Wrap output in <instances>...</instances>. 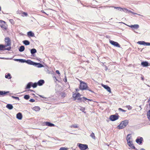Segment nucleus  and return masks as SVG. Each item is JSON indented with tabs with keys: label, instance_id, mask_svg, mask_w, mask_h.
<instances>
[{
	"label": "nucleus",
	"instance_id": "f257e3e1",
	"mask_svg": "<svg viewBox=\"0 0 150 150\" xmlns=\"http://www.w3.org/2000/svg\"><path fill=\"white\" fill-rule=\"evenodd\" d=\"M129 123V121L127 120H125L124 121H122L121 122L119 125L117 127L119 129H121L125 127Z\"/></svg>",
	"mask_w": 150,
	"mask_h": 150
},
{
	"label": "nucleus",
	"instance_id": "f03ea898",
	"mask_svg": "<svg viewBox=\"0 0 150 150\" xmlns=\"http://www.w3.org/2000/svg\"><path fill=\"white\" fill-rule=\"evenodd\" d=\"M80 82L79 88L81 90H86L88 87L86 83L82 81H80Z\"/></svg>",
	"mask_w": 150,
	"mask_h": 150
},
{
	"label": "nucleus",
	"instance_id": "7ed1b4c3",
	"mask_svg": "<svg viewBox=\"0 0 150 150\" xmlns=\"http://www.w3.org/2000/svg\"><path fill=\"white\" fill-rule=\"evenodd\" d=\"M77 100H79V102H83L85 103H89V101H91L92 100L88 99L84 97H83L82 98H77Z\"/></svg>",
	"mask_w": 150,
	"mask_h": 150
},
{
	"label": "nucleus",
	"instance_id": "20e7f679",
	"mask_svg": "<svg viewBox=\"0 0 150 150\" xmlns=\"http://www.w3.org/2000/svg\"><path fill=\"white\" fill-rule=\"evenodd\" d=\"M77 145L81 150H86L88 148V145L86 144L78 143Z\"/></svg>",
	"mask_w": 150,
	"mask_h": 150
},
{
	"label": "nucleus",
	"instance_id": "39448f33",
	"mask_svg": "<svg viewBox=\"0 0 150 150\" xmlns=\"http://www.w3.org/2000/svg\"><path fill=\"white\" fill-rule=\"evenodd\" d=\"M5 45L6 47L10 46L11 45V39L8 37H6L5 38Z\"/></svg>",
	"mask_w": 150,
	"mask_h": 150
},
{
	"label": "nucleus",
	"instance_id": "423d86ee",
	"mask_svg": "<svg viewBox=\"0 0 150 150\" xmlns=\"http://www.w3.org/2000/svg\"><path fill=\"white\" fill-rule=\"evenodd\" d=\"M119 116L116 115H111L110 117V120L112 121H114L118 119Z\"/></svg>",
	"mask_w": 150,
	"mask_h": 150
},
{
	"label": "nucleus",
	"instance_id": "0eeeda50",
	"mask_svg": "<svg viewBox=\"0 0 150 150\" xmlns=\"http://www.w3.org/2000/svg\"><path fill=\"white\" fill-rule=\"evenodd\" d=\"M0 26L3 29H6V24L4 21H0Z\"/></svg>",
	"mask_w": 150,
	"mask_h": 150
},
{
	"label": "nucleus",
	"instance_id": "6e6552de",
	"mask_svg": "<svg viewBox=\"0 0 150 150\" xmlns=\"http://www.w3.org/2000/svg\"><path fill=\"white\" fill-rule=\"evenodd\" d=\"M110 43L112 45L114 46L118 47H120V44L117 42L114 41L113 40H110L109 41Z\"/></svg>",
	"mask_w": 150,
	"mask_h": 150
},
{
	"label": "nucleus",
	"instance_id": "1a4fd4ad",
	"mask_svg": "<svg viewBox=\"0 0 150 150\" xmlns=\"http://www.w3.org/2000/svg\"><path fill=\"white\" fill-rule=\"evenodd\" d=\"M137 43L140 45H144L149 46L150 45V43L146 42L144 41H139L137 42Z\"/></svg>",
	"mask_w": 150,
	"mask_h": 150
},
{
	"label": "nucleus",
	"instance_id": "9d476101",
	"mask_svg": "<svg viewBox=\"0 0 150 150\" xmlns=\"http://www.w3.org/2000/svg\"><path fill=\"white\" fill-rule=\"evenodd\" d=\"M128 26L132 28V30L137 29L139 28V25L138 24H134V25H127Z\"/></svg>",
	"mask_w": 150,
	"mask_h": 150
},
{
	"label": "nucleus",
	"instance_id": "9b49d317",
	"mask_svg": "<svg viewBox=\"0 0 150 150\" xmlns=\"http://www.w3.org/2000/svg\"><path fill=\"white\" fill-rule=\"evenodd\" d=\"M102 86L105 89H106L109 92V93H111V90L110 88L107 85H105L103 84H102Z\"/></svg>",
	"mask_w": 150,
	"mask_h": 150
},
{
	"label": "nucleus",
	"instance_id": "f8f14e48",
	"mask_svg": "<svg viewBox=\"0 0 150 150\" xmlns=\"http://www.w3.org/2000/svg\"><path fill=\"white\" fill-rule=\"evenodd\" d=\"M141 65L143 67H147L150 65L148 62L146 61L142 62L141 63Z\"/></svg>",
	"mask_w": 150,
	"mask_h": 150
},
{
	"label": "nucleus",
	"instance_id": "ddd939ff",
	"mask_svg": "<svg viewBox=\"0 0 150 150\" xmlns=\"http://www.w3.org/2000/svg\"><path fill=\"white\" fill-rule=\"evenodd\" d=\"M80 94L79 93H78L76 94H74L73 97L74 98V100H75L78 98H80Z\"/></svg>",
	"mask_w": 150,
	"mask_h": 150
},
{
	"label": "nucleus",
	"instance_id": "4468645a",
	"mask_svg": "<svg viewBox=\"0 0 150 150\" xmlns=\"http://www.w3.org/2000/svg\"><path fill=\"white\" fill-rule=\"evenodd\" d=\"M143 139L142 137H140V138H137L136 140V142L139 144H141L142 143Z\"/></svg>",
	"mask_w": 150,
	"mask_h": 150
},
{
	"label": "nucleus",
	"instance_id": "2eb2a0df",
	"mask_svg": "<svg viewBox=\"0 0 150 150\" xmlns=\"http://www.w3.org/2000/svg\"><path fill=\"white\" fill-rule=\"evenodd\" d=\"M25 63H27L28 64L34 65V64H35V62H33L31 60H26Z\"/></svg>",
	"mask_w": 150,
	"mask_h": 150
},
{
	"label": "nucleus",
	"instance_id": "dca6fc26",
	"mask_svg": "<svg viewBox=\"0 0 150 150\" xmlns=\"http://www.w3.org/2000/svg\"><path fill=\"white\" fill-rule=\"evenodd\" d=\"M44 83L45 81L43 80H39L37 82L38 85L39 86L42 85Z\"/></svg>",
	"mask_w": 150,
	"mask_h": 150
},
{
	"label": "nucleus",
	"instance_id": "f3484780",
	"mask_svg": "<svg viewBox=\"0 0 150 150\" xmlns=\"http://www.w3.org/2000/svg\"><path fill=\"white\" fill-rule=\"evenodd\" d=\"M9 92L0 91V95L3 96H4L6 95V94L9 93Z\"/></svg>",
	"mask_w": 150,
	"mask_h": 150
},
{
	"label": "nucleus",
	"instance_id": "a211bd4d",
	"mask_svg": "<svg viewBox=\"0 0 150 150\" xmlns=\"http://www.w3.org/2000/svg\"><path fill=\"white\" fill-rule=\"evenodd\" d=\"M22 114L19 112L16 115V118L19 120H21L22 119Z\"/></svg>",
	"mask_w": 150,
	"mask_h": 150
},
{
	"label": "nucleus",
	"instance_id": "6ab92c4d",
	"mask_svg": "<svg viewBox=\"0 0 150 150\" xmlns=\"http://www.w3.org/2000/svg\"><path fill=\"white\" fill-rule=\"evenodd\" d=\"M35 66H37L38 68H40L43 67V65L40 63H35Z\"/></svg>",
	"mask_w": 150,
	"mask_h": 150
},
{
	"label": "nucleus",
	"instance_id": "aec40b11",
	"mask_svg": "<svg viewBox=\"0 0 150 150\" xmlns=\"http://www.w3.org/2000/svg\"><path fill=\"white\" fill-rule=\"evenodd\" d=\"M45 124L46 126H48L49 127H53L54 126V124L50 122H46L45 123Z\"/></svg>",
	"mask_w": 150,
	"mask_h": 150
},
{
	"label": "nucleus",
	"instance_id": "412c9836",
	"mask_svg": "<svg viewBox=\"0 0 150 150\" xmlns=\"http://www.w3.org/2000/svg\"><path fill=\"white\" fill-rule=\"evenodd\" d=\"M6 47V45L0 44V50L2 51V50H4L5 47Z\"/></svg>",
	"mask_w": 150,
	"mask_h": 150
},
{
	"label": "nucleus",
	"instance_id": "4be33fe9",
	"mask_svg": "<svg viewBox=\"0 0 150 150\" xmlns=\"http://www.w3.org/2000/svg\"><path fill=\"white\" fill-rule=\"evenodd\" d=\"M33 84V83L32 82H30L26 86L25 89L30 88L32 86V85Z\"/></svg>",
	"mask_w": 150,
	"mask_h": 150
},
{
	"label": "nucleus",
	"instance_id": "5701e85b",
	"mask_svg": "<svg viewBox=\"0 0 150 150\" xmlns=\"http://www.w3.org/2000/svg\"><path fill=\"white\" fill-rule=\"evenodd\" d=\"M6 107L9 110L12 109L13 108V105L11 104H8L7 105Z\"/></svg>",
	"mask_w": 150,
	"mask_h": 150
},
{
	"label": "nucleus",
	"instance_id": "b1692460",
	"mask_svg": "<svg viewBox=\"0 0 150 150\" xmlns=\"http://www.w3.org/2000/svg\"><path fill=\"white\" fill-rule=\"evenodd\" d=\"M27 35L28 36L31 37H33L34 36V34L32 31H30L28 32Z\"/></svg>",
	"mask_w": 150,
	"mask_h": 150
},
{
	"label": "nucleus",
	"instance_id": "393cba45",
	"mask_svg": "<svg viewBox=\"0 0 150 150\" xmlns=\"http://www.w3.org/2000/svg\"><path fill=\"white\" fill-rule=\"evenodd\" d=\"M25 50V47L23 46H21L20 47L19 50L20 52H22L24 51Z\"/></svg>",
	"mask_w": 150,
	"mask_h": 150
},
{
	"label": "nucleus",
	"instance_id": "a878e982",
	"mask_svg": "<svg viewBox=\"0 0 150 150\" xmlns=\"http://www.w3.org/2000/svg\"><path fill=\"white\" fill-rule=\"evenodd\" d=\"M23 43L25 45H27L30 44V42L29 41L27 40H25L23 41Z\"/></svg>",
	"mask_w": 150,
	"mask_h": 150
},
{
	"label": "nucleus",
	"instance_id": "bb28decb",
	"mask_svg": "<svg viewBox=\"0 0 150 150\" xmlns=\"http://www.w3.org/2000/svg\"><path fill=\"white\" fill-rule=\"evenodd\" d=\"M131 139V134H128L126 140L127 142H128L129 141H131L130 139Z\"/></svg>",
	"mask_w": 150,
	"mask_h": 150
},
{
	"label": "nucleus",
	"instance_id": "cd10ccee",
	"mask_svg": "<svg viewBox=\"0 0 150 150\" xmlns=\"http://www.w3.org/2000/svg\"><path fill=\"white\" fill-rule=\"evenodd\" d=\"M36 52L37 50L33 48L30 50V52L32 54H34Z\"/></svg>",
	"mask_w": 150,
	"mask_h": 150
},
{
	"label": "nucleus",
	"instance_id": "c85d7f7f",
	"mask_svg": "<svg viewBox=\"0 0 150 150\" xmlns=\"http://www.w3.org/2000/svg\"><path fill=\"white\" fill-rule=\"evenodd\" d=\"M5 77L8 79H10L11 78V74L9 73H8L7 75H5Z\"/></svg>",
	"mask_w": 150,
	"mask_h": 150
},
{
	"label": "nucleus",
	"instance_id": "c756f323",
	"mask_svg": "<svg viewBox=\"0 0 150 150\" xmlns=\"http://www.w3.org/2000/svg\"><path fill=\"white\" fill-rule=\"evenodd\" d=\"M34 110L36 111H38L40 110V108L38 106H35L34 108Z\"/></svg>",
	"mask_w": 150,
	"mask_h": 150
},
{
	"label": "nucleus",
	"instance_id": "7c9ffc66",
	"mask_svg": "<svg viewBox=\"0 0 150 150\" xmlns=\"http://www.w3.org/2000/svg\"><path fill=\"white\" fill-rule=\"evenodd\" d=\"M90 137L93 139H96L94 134L93 132H92L90 135Z\"/></svg>",
	"mask_w": 150,
	"mask_h": 150
},
{
	"label": "nucleus",
	"instance_id": "2f4dec72",
	"mask_svg": "<svg viewBox=\"0 0 150 150\" xmlns=\"http://www.w3.org/2000/svg\"><path fill=\"white\" fill-rule=\"evenodd\" d=\"M38 85V84L37 83H33V84L32 85V86L34 88H35L37 87Z\"/></svg>",
	"mask_w": 150,
	"mask_h": 150
},
{
	"label": "nucleus",
	"instance_id": "473e14b6",
	"mask_svg": "<svg viewBox=\"0 0 150 150\" xmlns=\"http://www.w3.org/2000/svg\"><path fill=\"white\" fill-rule=\"evenodd\" d=\"M24 98L26 100H28L30 98V96L29 95H25L24 96Z\"/></svg>",
	"mask_w": 150,
	"mask_h": 150
},
{
	"label": "nucleus",
	"instance_id": "72a5a7b5",
	"mask_svg": "<svg viewBox=\"0 0 150 150\" xmlns=\"http://www.w3.org/2000/svg\"><path fill=\"white\" fill-rule=\"evenodd\" d=\"M121 10L123 11L124 12H126V13H128V11L129 10L128 9H127L125 8H122Z\"/></svg>",
	"mask_w": 150,
	"mask_h": 150
},
{
	"label": "nucleus",
	"instance_id": "f704fd0d",
	"mask_svg": "<svg viewBox=\"0 0 150 150\" xmlns=\"http://www.w3.org/2000/svg\"><path fill=\"white\" fill-rule=\"evenodd\" d=\"M147 114L148 118L150 120V110L148 112Z\"/></svg>",
	"mask_w": 150,
	"mask_h": 150
},
{
	"label": "nucleus",
	"instance_id": "c9c22d12",
	"mask_svg": "<svg viewBox=\"0 0 150 150\" xmlns=\"http://www.w3.org/2000/svg\"><path fill=\"white\" fill-rule=\"evenodd\" d=\"M26 60L24 59H20L19 62L21 63H24L25 62Z\"/></svg>",
	"mask_w": 150,
	"mask_h": 150
},
{
	"label": "nucleus",
	"instance_id": "e433bc0d",
	"mask_svg": "<svg viewBox=\"0 0 150 150\" xmlns=\"http://www.w3.org/2000/svg\"><path fill=\"white\" fill-rule=\"evenodd\" d=\"M127 144L129 146H130V145L133 144L132 141H131V140L128 141V142H127Z\"/></svg>",
	"mask_w": 150,
	"mask_h": 150
},
{
	"label": "nucleus",
	"instance_id": "4c0bfd02",
	"mask_svg": "<svg viewBox=\"0 0 150 150\" xmlns=\"http://www.w3.org/2000/svg\"><path fill=\"white\" fill-rule=\"evenodd\" d=\"M113 7H114L115 9H117L118 10H120V11H121L122 9V8L120 7H116L114 6Z\"/></svg>",
	"mask_w": 150,
	"mask_h": 150
},
{
	"label": "nucleus",
	"instance_id": "58836bf2",
	"mask_svg": "<svg viewBox=\"0 0 150 150\" xmlns=\"http://www.w3.org/2000/svg\"><path fill=\"white\" fill-rule=\"evenodd\" d=\"M129 146L130 148H131L132 149H135V146H134L133 144H131L130 145V146Z\"/></svg>",
	"mask_w": 150,
	"mask_h": 150
},
{
	"label": "nucleus",
	"instance_id": "ea45409f",
	"mask_svg": "<svg viewBox=\"0 0 150 150\" xmlns=\"http://www.w3.org/2000/svg\"><path fill=\"white\" fill-rule=\"evenodd\" d=\"M59 150H68V149L64 147L61 148Z\"/></svg>",
	"mask_w": 150,
	"mask_h": 150
},
{
	"label": "nucleus",
	"instance_id": "a19ab883",
	"mask_svg": "<svg viewBox=\"0 0 150 150\" xmlns=\"http://www.w3.org/2000/svg\"><path fill=\"white\" fill-rule=\"evenodd\" d=\"M80 110H81L83 112H84V113H86V112L84 111L85 110V109L84 108H83V107H81Z\"/></svg>",
	"mask_w": 150,
	"mask_h": 150
},
{
	"label": "nucleus",
	"instance_id": "79ce46f5",
	"mask_svg": "<svg viewBox=\"0 0 150 150\" xmlns=\"http://www.w3.org/2000/svg\"><path fill=\"white\" fill-rule=\"evenodd\" d=\"M28 14L27 13H25V12H23V15H22V16H28Z\"/></svg>",
	"mask_w": 150,
	"mask_h": 150
},
{
	"label": "nucleus",
	"instance_id": "37998d69",
	"mask_svg": "<svg viewBox=\"0 0 150 150\" xmlns=\"http://www.w3.org/2000/svg\"><path fill=\"white\" fill-rule=\"evenodd\" d=\"M118 110L119 111H121L123 112H125L126 111V110H124L120 108H119Z\"/></svg>",
	"mask_w": 150,
	"mask_h": 150
},
{
	"label": "nucleus",
	"instance_id": "c03bdc74",
	"mask_svg": "<svg viewBox=\"0 0 150 150\" xmlns=\"http://www.w3.org/2000/svg\"><path fill=\"white\" fill-rule=\"evenodd\" d=\"M71 127L77 128L78 127V126L77 125L75 124L74 125H71Z\"/></svg>",
	"mask_w": 150,
	"mask_h": 150
},
{
	"label": "nucleus",
	"instance_id": "a18cd8bd",
	"mask_svg": "<svg viewBox=\"0 0 150 150\" xmlns=\"http://www.w3.org/2000/svg\"><path fill=\"white\" fill-rule=\"evenodd\" d=\"M128 13H132V14H137V13H134V12H132V11H131L129 10L128 11Z\"/></svg>",
	"mask_w": 150,
	"mask_h": 150
},
{
	"label": "nucleus",
	"instance_id": "49530a36",
	"mask_svg": "<svg viewBox=\"0 0 150 150\" xmlns=\"http://www.w3.org/2000/svg\"><path fill=\"white\" fill-rule=\"evenodd\" d=\"M11 47H9L7 48H6L5 47L4 50H8L9 51L11 50Z\"/></svg>",
	"mask_w": 150,
	"mask_h": 150
},
{
	"label": "nucleus",
	"instance_id": "de8ad7c7",
	"mask_svg": "<svg viewBox=\"0 0 150 150\" xmlns=\"http://www.w3.org/2000/svg\"><path fill=\"white\" fill-rule=\"evenodd\" d=\"M12 97L13 98H14L16 99L19 100V99L18 97H15L13 96H12Z\"/></svg>",
	"mask_w": 150,
	"mask_h": 150
},
{
	"label": "nucleus",
	"instance_id": "09e8293b",
	"mask_svg": "<svg viewBox=\"0 0 150 150\" xmlns=\"http://www.w3.org/2000/svg\"><path fill=\"white\" fill-rule=\"evenodd\" d=\"M9 21L11 23H13V22H14V21H13V19H10L9 20Z\"/></svg>",
	"mask_w": 150,
	"mask_h": 150
},
{
	"label": "nucleus",
	"instance_id": "8fccbe9b",
	"mask_svg": "<svg viewBox=\"0 0 150 150\" xmlns=\"http://www.w3.org/2000/svg\"><path fill=\"white\" fill-rule=\"evenodd\" d=\"M29 101L30 102H34L35 100L33 99H31Z\"/></svg>",
	"mask_w": 150,
	"mask_h": 150
},
{
	"label": "nucleus",
	"instance_id": "3c124183",
	"mask_svg": "<svg viewBox=\"0 0 150 150\" xmlns=\"http://www.w3.org/2000/svg\"><path fill=\"white\" fill-rule=\"evenodd\" d=\"M86 90H89V91H91V92H92V93H93V92L92 91V90H90L89 88H88L87 87V89Z\"/></svg>",
	"mask_w": 150,
	"mask_h": 150
},
{
	"label": "nucleus",
	"instance_id": "603ef678",
	"mask_svg": "<svg viewBox=\"0 0 150 150\" xmlns=\"http://www.w3.org/2000/svg\"><path fill=\"white\" fill-rule=\"evenodd\" d=\"M20 59H14V60L16 61H19V62Z\"/></svg>",
	"mask_w": 150,
	"mask_h": 150
},
{
	"label": "nucleus",
	"instance_id": "864d4df0",
	"mask_svg": "<svg viewBox=\"0 0 150 150\" xmlns=\"http://www.w3.org/2000/svg\"><path fill=\"white\" fill-rule=\"evenodd\" d=\"M127 107L128 108V109H132V107L129 106H127Z\"/></svg>",
	"mask_w": 150,
	"mask_h": 150
},
{
	"label": "nucleus",
	"instance_id": "5fc2aeb1",
	"mask_svg": "<svg viewBox=\"0 0 150 150\" xmlns=\"http://www.w3.org/2000/svg\"><path fill=\"white\" fill-rule=\"evenodd\" d=\"M56 73L57 74H60L59 72V71H58V70H56Z\"/></svg>",
	"mask_w": 150,
	"mask_h": 150
},
{
	"label": "nucleus",
	"instance_id": "6e6d98bb",
	"mask_svg": "<svg viewBox=\"0 0 150 150\" xmlns=\"http://www.w3.org/2000/svg\"><path fill=\"white\" fill-rule=\"evenodd\" d=\"M67 79L65 77V78L64 79V81L65 82H67Z\"/></svg>",
	"mask_w": 150,
	"mask_h": 150
},
{
	"label": "nucleus",
	"instance_id": "4d7b16f0",
	"mask_svg": "<svg viewBox=\"0 0 150 150\" xmlns=\"http://www.w3.org/2000/svg\"><path fill=\"white\" fill-rule=\"evenodd\" d=\"M0 59H5V58L4 57H0Z\"/></svg>",
	"mask_w": 150,
	"mask_h": 150
},
{
	"label": "nucleus",
	"instance_id": "13d9d810",
	"mask_svg": "<svg viewBox=\"0 0 150 150\" xmlns=\"http://www.w3.org/2000/svg\"><path fill=\"white\" fill-rule=\"evenodd\" d=\"M141 79L143 81L144 80V79L143 77H142Z\"/></svg>",
	"mask_w": 150,
	"mask_h": 150
},
{
	"label": "nucleus",
	"instance_id": "bf43d9fd",
	"mask_svg": "<svg viewBox=\"0 0 150 150\" xmlns=\"http://www.w3.org/2000/svg\"><path fill=\"white\" fill-rule=\"evenodd\" d=\"M140 150H145L143 148H142L140 149Z\"/></svg>",
	"mask_w": 150,
	"mask_h": 150
},
{
	"label": "nucleus",
	"instance_id": "052dcab7",
	"mask_svg": "<svg viewBox=\"0 0 150 150\" xmlns=\"http://www.w3.org/2000/svg\"><path fill=\"white\" fill-rule=\"evenodd\" d=\"M29 91H33V90H29Z\"/></svg>",
	"mask_w": 150,
	"mask_h": 150
},
{
	"label": "nucleus",
	"instance_id": "680f3d73",
	"mask_svg": "<svg viewBox=\"0 0 150 150\" xmlns=\"http://www.w3.org/2000/svg\"><path fill=\"white\" fill-rule=\"evenodd\" d=\"M39 96H40V97H42V96H41V95H39Z\"/></svg>",
	"mask_w": 150,
	"mask_h": 150
},
{
	"label": "nucleus",
	"instance_id": "e2e57ef3",
	"mask_svg": "<svg viewBox=\"0 0 150 150\" xmlns=\"http://www.w3.org/2000/svg\"><path fill=\"white\" fill-rule=\"evenodd\" d=\"M42 98H45L44 97H43V96H42Z\"/></svg>",
	"mask_w": 150,
	"mask_h": 150
},
{
	"label": "nucleus",
	"instance_id": "0e129e2a",
	"mask_svg": "<svg viewBox=\"0 0 150 150\" xmlns=\"http://www.w3.org/2000/svg\"><path fill=\"white\" fill-rule=\"evenodd\" d=\"M78 89H76V91H78Z\"/></svg>",
	"mask_w": 150,
	"mask_h": 150
},
{
	"label": "nucleus",
	"instance_id": "69168bd1",
	"mask_svg": "<svg viewBox=\"0 0 150 150\" xmlns=\"http://www.w3.org/2000/svg\"><path fill=\"white\" fill-rule=\"evenodd\" d=\"M121 23H123V24H125L124 23H123V22H121Z\"/></svg>",
	"mask_w": 150,
	"mask_h": 150
},
{
	"label": "nucleus",
	"instance_id": "338daca9",
	"mask_svg": "<svg viewBox=\"0 0 150 150\" xmlns=\"http://www.w3.org/2000/svg\"><path fill=\"white\" fill-rule=\"evenodd\" d=\"M135 150H138L137 149H136V148H135Z\"/></svg>",
	"mask_w": 150,
	"mask_h": 150
}]
</instances>
